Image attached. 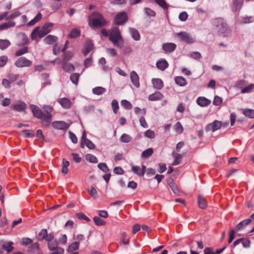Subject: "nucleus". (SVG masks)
Segmentation results:
<instances>
[{"instance_id": "obj_46", "label": "nucleus", "mask_w": 254, "mask_h": 254, "mask_svg": "<svg viewBox=\"0 0 254 254\" xmlns=\"http://www.w3.org/2000/svg\"><path fill=\"white\" fill-rule=\"evenodd\" d=\"M162 8L167 9L169 5L167 3L165 0H154Z\"/></svg>"}, {"instance_id": "obj_12", "label": "nucleus", "mask_w": 254, "mask_h": 254, "mask_svg": "<svg viewBox=\"0 0 254 254\" xmlns=\"http://www.w3.org/2000/svg\"><path fill=\"white\" fill-rule=\"evenodd\" d=\"M176 45L173 43H167L162 45V49L166 53L173 52L176 48Z\"/></svg>"}, {"instance_id": "obj_1", "label": "nucleus", "mask_w": 254, "mask_h": 254, "mask_svg": "<svg viewBox=\"0 0 254 254\" xmlns=\"http://www.w3.org/2000/svg\"><path fill=\"white\" fill-rule=\"evenodd\" d=\"M215 32L224 37H228L232 35V29L226 21L222 18H216L211 21Z\"/></svg>"}, {"instance_id": "obj_30", "label": "nucleus", "mask_w": 254, "mask_h": 254, "mask_svg": "<svg viewBox=\"0 0 254 254\" xmlns=\"http://www.w3.org/2000/svg\"><path fill=\"white\" fill-rule=\"evenodd\" d=\"M64 70L67 72H70L74 70V66L72 64L64 62L62 66Z\"/></svg>"}, {"instance_id": "obj_56", "label": "nucleus", "mask_w": 254, "mask_h": 254, "mask_svg": "<svg viewBox=\"0 0 254 254\" xmlns=\"http://www.w3.org/2000/svg\"><path fill=\"white\" fill-rule=\"evenodd\" d=\"M174 129L176 132L178 133H181L183 131V127L180 122H177L175 126H174Z\"/></svg>"}, {"instance_id": "obj_42", "label": "nucleus", "mask_w": 254, "mask_h": 254, "mask_svg": "<svg viewBox=\"0 0 254 254\" xmlns=\"http://www.w3.org/2000/svg\"><path fill=\"white\" fill-rule=\"evenodd\" d=\"M10 45V42L8 40L0 39V49L4 50Z\"/></svg>"}, {"instance_id": "obj_20", "label": "nucleus", "mask_w": 254, "mask_h": 254, "mask_svg": "<svg viewBox=\"0 0 254 254\" xmlns=\"http://www.w3.org/2000/svg\"><path fill=\"white\" fill-rule=\"evenodd\" d=\"M197 103L201 107H206L211 103V101L204 97H199L197 99Z\"/></svg>"}, {"instance_id": "obj_49", "label": "nucleus", "mask_w": 254, "mask_h": 254, "mask_svg": "<svg viewBox=\"0 0 254 254\" xmlns=\"http://www.w3.org/2000/svg\"><path fill=\"white\" fill-rule=\"evenodd\" d=\"M127 236V234L126 232H123L122 233L121 239L120 241L121 244H123L126 245H127L129 244V239H127V240L126 239Z\"/></svg>"}, {"instance_id": "obj_36", "label": "nucleus", "mask_w": 254, "mask_h": 254, "mask_svg": "<svg viewBox=\"0 0 254 254\" xmlns=\"http://www.w3.org/2000/svg\"><path fill=\"white\" fill-rule=\"evenodd\" d=\"M254 21V17L252 16L242 17L241 18L240 22L242 24H247L252 23Z\"/></svg>"}, {"instance_id": "obj_54", "label": "nucleus", "mask_w": 254, "mask_h": 254, "mask_svg": "<svg viewBox=\"0 0 254 254\" xmlns=\"http://www.w3.org/2000/svg\"><path fill=\"white\" fill-rule=\"evenodd\" d=\"M111 105L113 110V112L115 114H116L117 113L118 110L119 108V104L117 100L115 99L113 100L112 102Z\"/></svg>"}, {"instance_id": "obj_61", "label": "nucleus", "mask_w": 254, "mask_h": 254, "mask_svg": "<svg viewBox=\"0 0 254 254\" xmlns=\"http://www.w3.org/2000/svg\"><path fill=\"white\" fill-rule=\"evenodd\" d=\"M8 58L7 56H3L0 57V67L4 66L7 63Z\"/></svg>"}, {"instance_id": "obj_31", "label": "nucleus", "mask_w": 254, "mask_h": 254, "mask_svg": "<svg viewBox=\"0 0 254 254\" xmlns=\"http://www.w3.org/2000/svg\"><path fill=\"white\" fill-rule=\"evenodd\" d=\"M69 165V162L65 159H63L62 172L64 174H66L68 172V167Z\"/></svg>"}, {"instance_id": "obj_13", "label": "nucleus", "mask_w": 254, "mask_h": 254, "mask_svg": "<svg viewBox=\"0 0 254 254\" xmlns=\"http://www.w3.org/2000/svg\"><path fill=\"white\" fill-rule=\"evenodd\" d=\"M11 108L16 111L22 112L26 108V105L24 102L18 101L15 104L12 105Z\"/></svg>"}, {"instance_id": "obj_32", "label": "nucleus", "mask_w": 254, "mask_h": 254, "mask_svg": "<svg viewBox=\"0 0 254 254\" xmlns=\"http://www.w3.org/2000/svg\"><path fill=\"white\" fill-rule=\"evenodd\" d=\"M106 90L105 88L101 86L96 87L92 89L93 93L97 95L103 94L106 92Z\"/></svg>"}, {"instance_id": "obj_57", "label": "nucleus", "mask_w": 254, "mask_h": 254, "mask_svg": "<svg viewBox=\"0 0 254 254\" xmlns=\"http://www.w3.org/2000/svg\"><path fill=\"white\" fill-rule=\"evenodd\" d=\"M189 56L195 60H198L201 58V55L198 52H191L189 54Z\"/></svg>"}, {"instance_id": "obj_63", "label": "nucleus", "mask_w": 254, "mask_h": 254, "mask_svg": "<svg viewBox=\"0 0 254 254\" xmlns=\"http://www.w3.org/2000/svg\"><path fill=\"white\" fill-rule=\"evenodd\" d=\"M47 231L46 229H42L39 233L38 236L39 239L41 240H44L47 235Z\"/></svg>"}, {"instance_id": "obj_34", "label": "nucleus", "mask_w": 254, "mask_h": 254, "mask_svg": "<svg viewBox=\"0 0 254 254\" xmlns=\"http://www.w3.org/2000/svg\"><path fill=\"white\" fill-rule=\"evenodd\" d=\"M243 114L250 118H254V110L250 109H242Z\"/></svg>"}, {"instance_id": "obj_38", "label": "nucleus", "mask_w": 254, "mask_h": 254, "mask_svg": "<svg viewBox=\"0 0 254 254\" xmlns=\"http://www.w3.org/2000/svg\"><path fill=\"white\" fill-rule=\"evenodd\" d=\"M13 243L12 242H5L3 244L2 248L7 252H10L13 250Z\"/></svg>"}, {"instance_id": "obj_55", "label": "nucleus", "mask_w": 254, "mask_h": 254, "mask_svg": "<svg viewBox=\"0 0 254 254\" xmlns=\"http://www.w3.org/2000/svg\"><path fill=\"white\" fill-rule=\"evenodd\" d=\"M168 184L169 185L170 187H171L172 190H173L174 193L177 194L179 193V190L178 189V188L177 186L174 183L172 180H171L170 182H168Z\"/></svg>"}, {"instance_id": "obj_59", "label": "nucleus", "mask_w": 254, "mask_h": 254, "mask_svg": "<svg viewBox=\"0 0 254 254\" xmlns=\"http://www.w3.org/2000/svg\"><path fill=\"white\" fill-rule=\"evenodd\" d=\"M144 136L147 138L152 139L155 137V133L153 130L148 129L144 132Z\"/></svg>"}, {"instance_id": "obj_26", "label": "nucleus", "mask_w": 254, "mask_h": 254, "mask_svg": "<svg viewBox=\"0 0 254 254\" xmlns=\"http://www.w3.org/2000/svg\"><path fill=\"white\" fill-rule=\"evenodd\" d=\"M175 83L180 86H184L187 84V81L186 79L183 76H176L175 78Z\"/></svg>"}, {"instance_id": "obj_41", "label": "nucleus", "mask_w": 254, "mask_h": 254, "mask_svg": "<svg viewBox=\"0 0 254 254\" xmlns=\"http://www.w3.org/2000/svg\"><path fill=\"white\" fill-rule=\"evenodd\" d=\"M21 134L25 137L27 138H30L33 137L35 133L31 129L29 130H23L21 131Z\"/></svg>"}, {"instance_id": "obj_50", "label": "nucleus", "mask_w": 254, "mask_h": 254, "mask_svg": "<svg viewBox=\"0 0 254 254\" xmlns=\"http://www.w3.org/2000/svg\"><path fill=\"white\" fill-rule=\"evenodd\" d=\"M80 34V31L77 29H72L70 34H69V36L70 38H73L78 37Z\"/></svg>"}, {"instance_id": "obj_27", "label": "nucleus", "mask_w": 254, "mask_h": 254, "mask_svg": "<svg viewBox=\"0 0 254 254\" xmlns=\"http://www.w3.org/2000/svg\"><path fill=\"white\" fill-rule=\"evenodd\" d=\"M129 33L132 37V38L135 41H138L140 40V36L138 32V31L134 29L130 28L129 29Z\"/></svg>"}, {"instance_id": "obj_19", "label": "nucleus", "mask_w": 254, "mask_h": 254, "mask_svg": "<svg viewBox=\"0 0 254 254\" xmlns=\"http://www.w3.org/2000/svg\"><path fill=\"white\" fill-rule=\"evenodd\" d=\"M30 109L34 115V116L37 118H41L43 112L39 109V108L34 105H30Z\"/></svg>"}, {"instance_id": "obj_52", "label": "nucleus", "mask_w": 254, "mask_h": 254, "mask_svg": "<svg viewBox=\"0 0 254 254\" xmlns=\"http://www.w3.org/2000/svg\"><path fill=\"white\" fill-rule=\"evenodd\" d=\"M145 14L148 17H155L156 12L150 8L146 7L144 9Z\"/></svg>"}, {"instance_id": "obj_18", "label": "nucleus", "mask_w": 254, "mask_h": 254, "mask_svg": "<svg viewBox=\"0 0 254 254\" xmlns=\"http://www.w3.org/2000/svg\"><path fill=\"white\" fill-rule=\"evenodd\" d=\"M156 65L159 70L163 71L168 68L169 64L166 60L162 59L157 62Z\"/></svg>"}, {"instance_id": "obj_64", "label": "nucleus", "mask_w": 254, "mask_h": 254, "mask_svg": "<svg viewBox=\"0 0 254 254\" xmlns=\"http://www.w3.org/2000/svg\"><path fill=\"white\" fill-rule=\"evenodd\" d=\"M188 17V14L186 12H182L179 15V18L182 21H185Z\"/></svg>"}, {"instance_id": "obj_3", "label": "nucleus", "mask_w": 254, "mask_h": 254, "mask_svg": "<svg viewBox=\"0 0 254 254\" xmlns=\"http://www.w3.org/2000/svg\"><path fill=\"white\" fill-rule=\"evenodd\" d=\"M53 25L52 23H47L41 28L39 27L35 28L31 33V39L35 40L38 37L40 38L44 37L51 31Z\"/></svg>"}, {"instance_id": "obj_45", "label": "nucleus", "mask_w": 254, "mask_h": 254, "mask_svg": "<svg viewBox=\"0 0 254 254\" xmlns=\"http://www.w3.org/2000/svg\"><path fill=\"white\" fill-rule=\"evenodd\" d=\"M86 159L90 163H96L98 162L97 158L95 156L90 154H87L86 155Z\"/></svg>"}, {"instance_id": "obj_39", "label": "nucleus", "mask_w": 254, "mask_h": 254, "mask_svg": "<svg viewBox=\"0 0 254 254\" xmlns=\"http://www.w3.org/2000/svg\"><path fill=\"white\" fill-rule=\"evenodd\" d=\"M41 116V118H39V119H42L43 121L47 124L51 122L52 117V114H45L42 113V115Z\"/></svg>"}, {"instance_id": "obj_60", "label": "nucleus", "mask_w": 254, "mask_h": 254, "mask_svg": "<svg viewBox=\"0 0 254 254\" xmlns=\"http://www.w3.org/2000/svg\"><path fill=\"white\" fill-rule=\"evenodd\" d=\"M85 145L90 149H93L95 148L94 144L88 139L85 140L84 145Z\"/></svg>"}, {"instance_id": "obj_21", "label": "nucleus", "mask_w": 254, "mask_h": 254, "mask_svg": "<svg viewBox=\"0 0 254 254\" xmlns=\"http://www.w3.org/2000/svg\"><path fill=\"white\" fill-rule=\"evenodd\" d=\"M163 97V94L160 92H156L148 96V100L151 101L161 100Z\"/></svg>"}, {"instance_id": "obj_5", "label": "nucleus", "mask_w": 254, "mask_h": 254, "mask_svg": "<svg viewBox=\"0 0 254 254\" xmlns=\"http://www.w3.org/2000/svg\"><path fill=\"white\" fill-rule=\"evenodd\" d=\"M176 35L180 37L182 41L188 44H192L194 42V39L189 33L186 32H180L176 33Z\"/></svg>"}, {"instance_id": "obj_2", "label": "nucleus", "mask_w": 254, "mask_h": 254, "mask_svg": "<svg viewBox=\"0 0 254 254\" xmlns=\"http://www.w3.org/2000/svg\"><path fill=\"white\" fill-rule=\"evenodd\" d=\"M109 37L110 40L116 47L122 48L124 46V40L118 28L115 27L112 29L109 33Z\"/></svg>"}, {"instance_id": "obj_22", "label": "nucleus", "mask_w": 254, "mask_h": 254, "mask_svg": "<svg viewBox=\"0 0 254 254\" xmlns=\"http://www.w3.org/2000/svg\"><path fill=\"white\" fill-rule=\"evenodd\" d=\"M152 82L154 88L157 89H161L163 87V82L160 78H153Z\"/></svg>"}, {"instance_id": "obj_6", "label": "nucleus", "mask_w": 254, "mask_h": 254, "mask_svg": "<svg viewBox=\"0 0 254 254\" xmlns=\"http://www.w3.org/2000/svg\"><path fill=\"white\" fill-rule=\"evenodd\" d=\"M14 64L18 67H29L32 65V62L22 57L19 58L15 61Z\"/></svg>"}, {"instance_id": "obj_53", "label": "nucleus", "mask_w": 254, "mask_h": 254, "mask_svg": "<svg viewBox=\"0 0 254 254\" xmlns=\"http://www.w3.org/2000/svg\"><path fill=\"white\" fill-rule=\"evenodd\" d=\"M98 167L103 172L107 173L109 172V169L107 165L104 163H100L98 164Z\"/></svg>"}, {"instance_id": "obj_51", "label": "nucleus", "mask_w": 254, "mask_h": 254, "mask_svg": "<svg viewBox=\"0 0 254 254\" xmlns=\"http://www.w3.org/2000/svg\"><path fill=\"white\" fill-rule=\"evenodd\" d=\"M93 220L97 226H102L105 224V221L98 216H95Z\"/></svg>"}, {"instance_id": "obj_62", "label": "nucleus", "mask_w": 254, "mask_h": 254, "mask_svg": "<svg viewBox=\"0 0 254 254\" xmlns=\"http://www.w3.org/2000/svg\"><path fill=\"white\" fill-rule=\"evenodd\" d=\"M73 57V54L71 52H67L66 53L64 54L63 57V60L65 61H68L70 60Z\"/></svg>"}, {"instance_id": "obj_7", "label": "nucleus", "mask_w": 254, "mask_h": 254, "mask_svg": "<svg viewBox=\"0 0 254 254\" xmlns=\"http://www.w3.org/2000/svg\"><path fill=\"white\" fill-rule=\"evenodd\" d=\"M127 20V15L126 12H122L118 14L115 19V23L117 25H123Z\"/></svg>"}, {"instance_id": "obj_44", "label": "nucleus", "mask_w": 254, "mask_h": 254, "mask_svg": "<svg viewBox=\"0 0 254 254\" xmlns=\"http://www.w3.org/2000/svg\"><path fill=\"white\" fill-rule=\"evenodd\" d=\"M121 105L126 109L129 110L132 108V104L127 100H122L121 102Z\"/></svg>"}, {"instance_id": "obj_35", "label": "nucleus", "mask_w": 254, "mask_h": 254, "mask_svg": "<svg viewBox=\"0 0 254 254\" xmlns=\"http://www.w3.org/2000/svg\"><path fill=\"white\" fill-rule=\"evenodd\" d=\"M153 153V149L152 148H148L142 152L141 157L143 158H147L151 156Z\"/></svg>"}, {"instance_id": "obj_24", "label": "nucleus", "mask_w": 254, "mask_h": 254, "mask_svg": "<svg viewBox=\"0 0 254 254\" xmlns=\"http://www.w3.org/2000/svg\"><path fill=\"white\" fill-rule=\"evenodd\" d=\"M172 156L174 158L175 160L172 163V165L173 166H176L179 164L182 161L183 158L182 155L173 151L172 153Z\"/></svg>"}, {"instance_id": "obj_58", "label": "nucleus", "mask_w": 254, "mask_h": 254, "mask_svg": "<svg viewBox=\"0 0 254 254\" xmlns=\"http://www.w3.org/2000/svg\"><path fill=\"white\" fill-rule=\"evenodd\" d=\"M76 217L79 220H85L87 222H90V219L88 217H87L84 213L82 212L78 213L76 214Z\"/></svg>"}, {"instance_id": "obj_28", "label": "nucleus", "mask_w": 254, "mask_h": 254, "mask_svg": "<svg viewBox=\"0 0 254 254\" xmlns=\"http://www.w3.org/2000/svg\"><path fill=\"white\" fill-rule=\"evenodd\" d=\"M198 203L199 207L201 209H205L207 206V204L204 197L199 195L198 197Z\"/></svg>"}, {"instance_id": "obj_29", "label": "nucleus", "mask_w": 254, "mask_h": 254, "mask_svg": "<svg viewBox=\"0 0 254 254\" xmlns=\"http://www.w3.org/2000/svg\"><path fill=\"white\" fill-rule=\"evenodd\" d=\"M79 242H74L69 245L67 249L68 253H72L74 251L77 250L79 249Z\"/></svg>"}, {"instance_id": "obj_23", "label": "nucleus", "mask_w": 254, "mask_h": 254, "mask_svg": "<svg viewBox=\"0 0 254 254\" xmlns=\"http://www.w3.org/2000/svg\"><path fill=\"white\" fill-rule=\"evenodd\" d=\"M93 44L91 41H87L84 45L83 51L84 56H86L93 49Z\"/></svg>"}, {"instance_id": "obj_17", "label": "nucleus", "mask_w": 254, "mask_h": 254, "mask_svg": "<svg viewBox=\"0 0 254 254\" xmlns=\"http://www.w3.org/2000/svg\"><path fill=\"white\" fill-rule=\"evenodd\" d=\"M18 44L20 46L26 44L28 42L27 36L23 33H19L17 35Z\"/></svg>"}, {"instance_id": "obj_11", "label": "nucleus", "mask_w": 254, "mask_h": 254, "mask_svg": "<svg viewBox=\"0 0 254 254\" xmlns=\"http://www.w3.org/2000/svg\"><path fill=\"white\" fill-rule=\"evenodd\" d=\"M130 80L133 84V85L136 87V88H139L140 86V83L139 81V76L137 73L134 71H132L130 73Z\"/></svg>"}, {"instance_id": "obj_9", "label": "nucleus", "mask_w": 254, "mask_h": 254, "mask_svg": "<svg viewBox=\"0 0 254 254\" xmlns=\"http://www.w3.org/2000/svg\"><path fill=\"white\" fill-rule=\"evenodd\" d=\"M52 126L57 129L64 130L69 127V125L64 121H55L52 123Z\"/></svg>"}, {"instance_id": "obj_8", "label": "nucleus", "mask_w": 254, "mask_h": 254, "mask_svg": "<svg viewBox=\"0 0 254 254\" xmlns=\"http://www.w3.org/2000/svg\"><path fill=\"white\" fill-rule=\"evenodd\" d=\"M222 123L221 121L215 120L213 122L208 124L205 127L206 131H212L214 132L222 127Z\"/></svg>"}, {"instance_id": "obj_4", "label": "nucleus", "mask_w": 254, "mask_h": 254, "mask_svg": "<svg viewBox=\"0 0 254 254\" xmlns=\"http://www.w3.org/2000/svg\"><path fill=\"white\" fill-rule=\"evenodd\" d=\"M92 19L89 22V25L93 27H97L104 26L106 24V21L102 15L99 12H95L92 15Z\"/></svg>"}, {"instance_id": "obj_16", "label": "nucleus", "mask_w": 254, "mask_h": 254, "mask_svg": "<svg viewBox=\"0 0 254 254\" xmlns=\"http://www.w3.org/2000/svg\"><path fill=\"white\" fill-rule=\"evenodd\" d=\"M252 220L251 219H246L243 221H242L239 223L236 227V231H240L245 229V228L248 226L251 222Z\"/></svg>"}, {"instance_id": "obj_48", "label": "nucleus", "mask_w": 254, "mask_h": 254, "mask_svg": "<svg viewBox=\"0 0 254 254\" xmlns=\"http://www.w3.org/2000/svg\"><path fill=\"white\" fill-rule=\"evenodd\" d=\"M28 52V48L27 47H24L18 50H17L15 52V56L17 57L21 56L25 53H27Z\"/></svg>"}, {"instance_id": "obj_15", "label": "nucleus", "mask_w": 254, "mask_h": 254, "mask_svg": "<svg viewBox=\"0 0 254 254\" xmlns=\"http://www.w3.org/2000/svg\"><path fill=\"white\" fill-rule=\"evenodd\" d=\"M58 103L64 108L69 109L71 107L72 103L67 98H61L58 99Z\"/></svg>"}, {"instance_id": "obj_10", "label": "nucleus", "mask_w": 254, "mask_h": 254, "mask_svg": "<svg viewBox=\"0 0 254 254\" xmlns=\"http://www.w3.org/2000/svg\"><path fill=\"white\" fill-rule=\"evenodd\" d=\"M243 4V0H232L231 7L232 11H239Z\"/></svg>"}, {"instance_id": "obj_14", "label": "nucleus", "mask_w": 254, "mask_h": 254, "mask_svg": "<svg viewBox=\"0 0 254 254\" xmlns=\"http://www.w3.org/2000/svg\"><path fill=\"white\" fill-rule=\"evenodd\" d=\"M146 167L144 165H142L140 168L138 166H132V171L133 172L139 176H143L145 172Z\"/></svg>"}, {"instance_id": "obj_37", "label": "nucleus", "mask_w": 254, "mask_h": 254, "mask_svg": "<svg viewBox=\"0 0 254 254\" xmlns=\"http://www.w3.org/2000/svg\"><path fill=\"white\" fill-rule=\"evenodd\" d=\"M48 248L51 251H55L60 247H58V243L57 241L54 240L50 243H48Z\"/></svg>"}, {"instance_id": "obj_25", "label": "nucleus", "mask_w": 254, "mask_h": 254, "mask_svg": "<svg viewBox=\"0 0 254 254\" xmlns=\"http://www.w3.org/2000/svg\"><path fill=\"white\" fill-rule=\"evenodd\" d=\"M58 37L57 36L49 35L44 39V42L49 45L53 44L57 41Z\"/></svg>"}, {"instance_id": "obj_43", "label": "nucleus", "mask_w": 254, "mask_h": 254, "mask_svg": "<svg viewBox=\"0 0 254 254\" xmlns=\"http://www.w3.org/2000/svg\"><path fill=\"white\" fill-rule=\"evenodd\" d=\"M80 74L79 73H75L70 75V78L72 82L77 85L78 82V79Z\"/></svg>"}, {"instance_id": "obj_47", "label": "nucleus", "mask_w": 254, "mask_h": 254, "mask_svg": "<svg viewBox=\"0 0 254 254\" xmlns=\"http://www.w3.org/2000/svg\"><path fill=\"white\" fill-rule=\"evenodd\" d=\"M254 89V84H251L249 85L248 86L243 88L241 92L242 93H250L252 92V91Z\"/></svg>"}, {"instance_id": "obj_33", "label": "nucleus", "mask_w": 254, "mask_h": 254, "mask_svg": "<svg viewBox=\"0 0 254 254\" xmlns=\"http://www.w3.org/2000/svg\"><path fill=\"white\" fill-rule=\"evenodd\" d=\"M15 25V22L14 21H8L0 25V30H3L8 29L10 27H14Z\"/></svg>"}, {"instance_id": "obj_40", "label": "nucleus", "mask_w": 254, "mask_h": 254, "mask_svg": "<svg viewBox=\"0 0 254 254\" xmlns=\"http://www.w3.org/2000/svg\"><path fill=\"white\" fill-rule=\"evenodd\" d=\"M132 140V137L128 134L124 133L122 135L120 138L121 142L124 143H128Z\"/></svg>"}]
</instances>
